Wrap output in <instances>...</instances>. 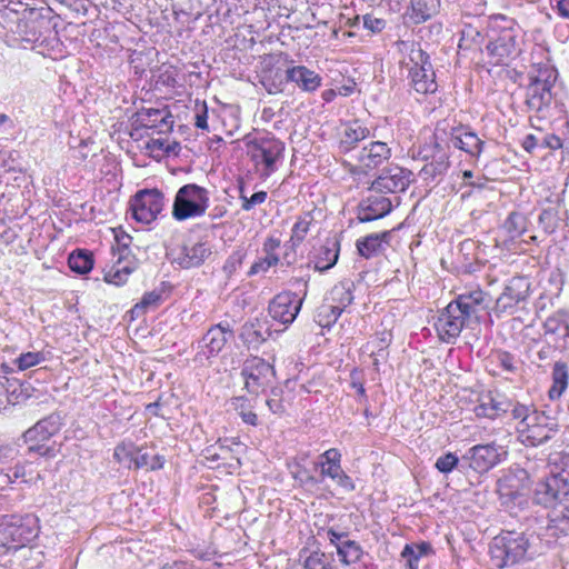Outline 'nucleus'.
Returning <instances> with one entry per match:
<instances>
[{"instance_id": "obj_1", "label": "nucleus", "mask_w": 569, "mask_h": 569, "mask_svg": "<svg viewBox=\"0 0 569 569\" xmlns=\"http://www.w3.org/2000/svg\"><path fill=\"white\" fill-rule=\"evenodd\" d=\"M486 298L487 293L480 288L458 295L438 316L435 327L439 338L453 343L463 328L478 325L487 309Z\"/></svg>"}, {"instance_id": "obj_2", "label": "nucleus", "mask_w": 569, "mask_h": 569, "mask_svg": "<svg viewBox=\"0 0 569 569\" xmlns=\"http://www.w3.org/2000/svg\"><path fill=\"white\" fill-rule=\"evenodd\" d=\"M490 556L492 563L502 569L533 559L535 552L525 533L508 531L493 538Z\"/></svg>"}, {"instance_id": "obj_3", "label": "nucleus", "mask_w": 569, "mask_h": 569, "mask_svg": "<svg viewBox=\"0 0 569 569\" xmlns=\"http://www.w3.org/2000/svg\"><path fill=\"white\" fill-rule=\"evenodd\" d=\"M209 207V191L196 183L182 186L176 193L172 216L178 221L202 216Z\"/></svg>"}, {"instance_id": "obj_4", "label": "nucleus", "mask_w": 569, "mask_h": 569, "mask_svg": "<svg viewBox=\"0 0 569 569\" xmlns=\"http://www.w3.org/2000/svg\"><path fill=\"white\" fill-rule=\"evenodd\" d=\"M3 526L7 531L11 552L30 543L38 536V519L32 515L3 516Z\"/></svg>"}, {"instance_id": "obj_5", "label": "nucleus", "mask_w": 569, "mask_h": 569, "mask_svg": "<svg viewBox=\"0 0 569 569\" xmlns=\"http://www.w3.org/2000/svg\"><path fill=\"white\" fill-rule=\"evenodd\" d=\"M569 497V481L561 473L550 475L540 480L533 490V501L546 508L562 505Z\"/></svg>"}, {"instance_id": "obj_6", "label": "nucleus", "mask_w": 569, "mask_h": 569, "mask_svg": "<svg viewBox=\"0 0 569 569\" xmlns=\"http://www.w3.org/2000/svg\"><path fill=\"white\" fill-rule=\"evenodd\" d=\"M274 375L273 367L260 357L248 358L241 369L246 390L256 396L266 391Z\"/></svg>"}, {"instance_id": "obj_7", "label": "nucleus", "mask_w": 569, "mask_h": 569, "mask_svg": "<svg viewBox=\"0 0 569 569\" xmlns=\"http://www.w3.org/2000/svg\"><path fill=\"white\" fill-rule=\"evenodd\" d=\"M295 282L303 284L305 291L302 297L290 291L281 292L270 301L268 307L271 318L286 326L295 321L307 295V282L302 279H295Z\"/></svg>"}, {"instance_id": "obj_8", "label": "nucleus", "mask_w": 569, "mask_h": 569, "mask_svg": "<svg viewBox=\"0 0 569 569\" xmlns=\"http://www.w3.org/2000/svg\"><path fill=\"white\" fill-rule=\"evenodd\" d=\"M163 200V193L158 189L138 191L130 202L133 219L146 224L152 222L162 211Z\"/></svg>"}, {"instance_id": "obj_9", "label": "nucleus", "mask_w": 569, "mask_h": 569, "mask_svg": "<svg viewBox=\"0 0 569 569\" xmlns=\"http://www.w3.org/2000/svg\"><path fill=\"white\" fill-rule=\"evenodd\" d=\"M429 57L419 48L411 50L409 69L410 83L421 94L433 93L437 90L436 74L428 61Z\"/></svg>"}, {"instance_id": "obj_10", "label": "nucleus", "mask_w": 569, "mask_h": 569, "mask_svg": "<svg viewBox=\"0 0 569 569\" xmlns=\"http://www.w3.org/2000/svg\"><path fill=\"white\" fill-rule=\"evenodd\" d=\"M508 451L495 442L476 445L467 450L462 460L468 461L469 467L475 471L487 472L507 458Z\"/></svg>"}, {"instance_id": "obj_11", "label": "nucleus", "mask_w": 569, "mask_h": 569, "mask_svg": "<svg viewBox=\"0 0 569 569\" xmlns=\"http://www.w3.org/2000/svg\"><path fill=\"white\" fill-rule=\"evenodd\" d=\"M256 166H263L262 176L276 171V163L282 157L284 144L274 138H259L248 144Z\"/></svg>"}, {"instance_id": "obj_12", "label": "nucleus", "mask_w": 569, "mask_h": 569, "mask_svg": "<svg viewBox=\"0 0 569 569\" xmlns=\"http://www.w3.org/2000/svg\"><path fill=\"white\" fill-rule=\"evenodd\" d=\"M411 182V171L396 164L385 168L371 183L370 190L378 193L405 191Z\"/></svg>"}, {"instance_id": "obj_13", "label": "nucleus", "mask_w": 569, "mask_h": 569, "mask_svg": "<svg viewBox=\"0 0 569 569\" xmlns=\"http://www.w3.org/2000/svg\"><path fill=\"white\" fill-rule=\"evenodd\" d=\"M421 153L422 158L428 161L419 171V177L422 180H435L437 177L442 176L449 168V156L445 148L438 142L437 136L430 146L426 147Z\"/></svg>"}, {"instance_id": "obj_14", "label": "nucleus", "mask_w": 569, "mask_h": 569, "mask_svg": "<svg viewBox=\"0 0 569 569\" xmlns=\"http://www.w3.org/2000/svg\"><path fill=\"white\" fill-rule=\"evenodd\" d=\"M391 157V149L386 142L372 141L363 146L356 156L358 164L351 169L352 174L366 173L372 170Z\"/></svg>"}, {"instance_id": "obj_15", "label": "nucleus", "mask_w": 569, "mask_h": 569, "mask_svg": "<svg viewBox=\"0 0 569 569\" xmlns=\"http://www.w3.org/2000/svg\"><path fill=\"white\" fill-rule=\"evenodd\" d=\"M293 60L290 59L289 54L270 53L261 57V76H270L272 81L280 84H287L290 82L287 77V70L289 66H292Z\"/></svg>"}, {"instance_id": "obj_16", "label": "nucleus", "mask_w": 569, "mask_h": 569, "mask_svg": "<svg viewBox=\"0 0 569 569\" xmlns=\"http://www.w3.org/2000/svg\"><path fill=\"white\" fill-rule=\"evenodd\" d=\"M515 405L516 403L505 397L499 395L495 396L489 392L481 396L479 403L475 407L473 411L477 417L496 419L508 411L512 413Z\"/></svg>"}, {"instance_id": "obj_17", "label": "nucleus", "mask_w": 569, "mask_h": 569, "mask_svg": "<svg viewBox=\"0 0 569 569\" xmlns=\"http://www.w3.org/2000/svg\"><path fill=\"white\" fill-rule=\"evenodd\" d=\"M528 282L525 278H512L496 301V310L506 312L527 297Z\"/></svg>"}, {"instance_id": "obj_18", "label": "nucleus", "mask_w": 569, "mask_h": 569, "mask_svg": "<svg viewBox=\"0 0 569 569\" xmlns=\"http://www.w3.org/2000/svg\"><path fill=\"white\" fill-rule=\"evenodd\" d=\"M440 0H410V6L402 14L403 24L417 26L428 21L439 9Z\"/></svg>"}, {"instance_id": "obj_19", "label": "nucleus", "mask_w": 569, "mask_h": 569, "mask_svg": "<svg viewBox=\"0 0 569 569\" xmlns=\"http://www.w3.org/2000/svg\"><path fill=\"white\" fill-rule=\"evenodd\" d=\"M212 254V246L208 241H199L182 247L174 262L183 269L201 266Z\"/></svg>"}, {"instance_id": "obj_20", "label": "nucleus", "mask_w": 569, "mask_h": 569, "mask_svg": "<svg viewBox=\"0 0 569 569\" xmlns=\"http://www.w3.org/2000/svg\"><path fill=\"white\" fill-rule=\"evenodd\" d=\"M62 417L59 413H51L29 428L24 433L26 442L47 441L57 435L62 427Z\"/></svg>"}, {"instance_id": "obj_21", "label": "nucleus", "mask_w": 569, "mask_h": 569, "mask_svg": "<svg viewBox=\"0 0 569 569\" xmlns=\"http://www.w3.org/2000/svg\"><path fill=\"white\" fill-rule=\"evenodd\" d=\"M391 210V201L385 196H369L359 207L358 219L361 222L372 221L385 217Z\"/></svg>"}, {"instance_id": "obj_22", "label": "nucleus", "mask_w": 569, "mask_h": 569, "mask_svg": "<svg viewBox=\"0 0 569 569\" xmlns=\"http://www.w3.org/2000/svg\"><path fill=\"white\" fill-rule=\"evenodd\" d=\"M451 143L455 148L463 150L471 157H479L483 150L485 141L468 128H455L451 132Z\"/></svg>"}, {"instance_id": "obj_23", "label": "nucleus", "mask_w": 569, "mask_h": 569, "mask_svg": "<svg viewBox=\"0 0 569 569\" xmlns=\"http://www.w3.org/2000/svg\"><path fill=\"white\" fill-rule=\"evenodd\" d=\"M547 416L545 412L537 410L531 405H522L517 402L512 408V418L518 421L517 431L522 433L540 422H545Z\"/></svg>"}, {"instance_id": "obj_24", "label": "nucleus", "mask_w": 569, "mask_h": 569, "mask_svg": "<svg viewBox=\"0 0 569 569\" xmlns=\"http://www.w3.org/2000/svg\"><path fill=\"white\" fill-rule=\"evenodd\" d=\"M270 335L269 328L260 320L254 319L241 326L239 338L248 349L258 350Z\"/></svg>"}, {"instance_id": "obj_25", "label": "nucleus", "mask_w": 569, "mask_h": 569, "mask_svg": "<svg viewBox=\"0 0 569 569\" xmlns=\"http://www.w3.org/2000/svg\"><path fill=\"white\" fill-rule=\"evenodd\" d=\"M287 77L290 82H293L300 90L306 92H313L321 86V77L315 71L305 66L288 67Z\"/></svg>"}, {"instance_id": "obj_26", "label": "nucleus", "mask_w": 569, "mask_h": 569, "mask_svg": "<svg viewBox=\"0 0 569 569\" xmlns=\"http://www.w3.org/2000/svg\"><path fill=\"white\" fill-rule=\"evenodd\" d=\"M486 50L495 64L505 63L520 52L515 38H493L487 43Z\"/></svg>"}, {"instance_id": "obj_27", "label": "nucleus", "mask_w": 569, "mask_h": 569, "mask_svg": "<svg viewBox=\"0 0 569 569\" xmlns=\"http://www.w3.org/2000/svg\"><path fill=\"white\" fill-rule=\"evenodd\" d=\"M137 121L146 128L158 129L159 132L166 131L171 128L173 120L170 112L166 109H142L138 112Z\"/></svg>"}, {"instance_id": "obj_28", "label": "nucleus", "mask_w": 569, "mask_h": 569, "mask_svg": "<svg viewBox=\"0 0 569 569\" xmlns=\"http://www.w3.org/2000/svg\"><path fill=\"white\" fill-rule=\"evenodd\" d=\"M558 432V423L555 419L548 417L545 422H540L531 429L520 433L522 442L531 446H539L551 438Z\"/></svg>"}, {"instance_id": "obj_29", "label": "nucleus", "mask_w": 569, "mask_h": 569, "mask_svg": "<svg viewBox=\"0 0 569 569\" xmlns=\"http://www.w3.org/2000/svg\"><path fill=\"white\" fill-rule=\"evenodd\" d=\"M497 492L502 505L521 502L523 495L521 492L520 480L515 475H506L497 482Z\"/></svg>"}, {"instance_id": "obj_30", "label": "nucleus", "mask_w": 569, "mask_h": 569, "mask_svg": "<svg viewBox=\"0 0 569 569\" xmlns=\"http://www.w3.org/2000/svg\"><path fill=\"white\" fill-rule=\"evenodd\" d=\"M228 336L232 337L229 325L219 323L211 327L202 337L203 347L208 350L209 356L218 355L228 341Z\"/></svg>"}, {"instance_id": "obj_31", "label": "nucleus", "mask_w": 569, "mask_h": 569, "mask_svg": "<svg viewBox=\"0 0 569 569\" xmlns=\"http://www.w3.org/2000/svg\"><path fill=\"white\" fill-rule=\"evenodd\" d=\"M433 555V549L429 542H419L406 545L401 551V561L406 569H419L420 562Z\"/></svg>"}, {"instance_id": "obj_32", "label": "nucleus", "mask_w": 569, "mask_h": 569, "mask_svg": "<svg viewBox=\"0 0 569 569\" xmlns=\"http://www.w3.org/2000/svg\"><path fill=\"white\" fill-rule=\"evenodd\" d=\"M339 251L340 242L337 239L326 240L315 257V269L319 271L331 269L338 261Z\"/></svg>"}, {"instance_id": "obj_33", "label": "nucleus", "mask_w": 569, "mask_h": 569, "mask_svg": "<svg viewBox=\"0 0 569 569\" xmlns=\"http://www.w3.org/2000/svg\"><path fill=\"white\" fill-rule=\"evenodd\" d=\"M543 328L546 333L557 335L562 339L560 345L563 349H569V313L558 311L547 318Z\"/></svg>"}, {"instance_id": "obj_34", "label": "nucleus", "mask_w": 569, "mask_h": 569, "mask_svg": "<svg viewBox=\"0 0 569 569\" xmlns=\"http://www.w3.org/2000/svg\"><path fill=\"white\" fill-rule=\"evenodd\" d=\"M391 238V231H382L380 233H371L362 239L357 240V249L361 257L369 259L378 254L383 243H388Z\"/></svg>"}, {"instance_id": "obj_35", "label": "nucleus", "mask_w": 569, "mask_h": 569, "mask_svg": "<svg viewBox=\"0 0 569 569\" xmlns=\"http://www.w3.org/2000/svg\"><path fill=\"white\" fill-rule=\"evenodd\" d=\"M340 461L341 453L338 449L331 448L320 456V460L315 463V467L316 469H320V477L322 480L326 477L336 480L342 470Z\"/></svg>"}, {"instance_id": "obj_36", "label": "nucleus", "mask_w": 569, "mask_h": 569, "mask_svg": "<svg viewBox=\"0 0 569 569\" xmlns=\"http://www.w3.org/2000/svg\"><path fill=\"white\" fill-rule=\"evenodd\" d=\"M355 283L351 280H342L335 284L326 299L332 306L341 307V312L352 303Z\"/></svg>"}, {"instance_id": "obj_37", "label": "nucleus", "mask_w": 569, "mask_h": 569, "mask_svg": "<svg viewBox=\"0 0 569 569\" xmlns=\"http://www.w3.org/2000/svg\"><path fill=\"white\" fill-rule=\"evenodd\" d=\"M369 133L370 131L368 128L361 126L358 121H355L345 129L343 136L340 140V148L345 152L351 151L355 149L356 144L365 140Z\"/></svg>"}, {"instance_id": "obj_38", "label": "nucleus", "mask_w": 569, "mask_h": 569, "mask_svg": "<svg viewBox=\"0 0 569 569\" xmlns=\"http://www.w3.org/2000/svg\"><path fill=\"white\" fill-rule=\"evenodd\" d=\"M551 89L552 87L530 83L527 90V103L531 109L540 110L543 106H548L551 102Z\"/></svg>"}, {"instance_id": "obj_39", "label": "nucleus", "mask_w": 569, "mask_h": 569, "mask_svg": "<svg viewBox=\"0 0 569 569\" xmlns=\"http://www.w3.org/2000/svg\"><path fill=\"white\" fill-rule=\"evenodd\" d=\"M40 38L32 41L31 38H22L28 43H33L32 49H37L38 53L43 57H50L58 59L63 57L62 42L60 38H41V41L37 43Z\"/></svg>"}, {"instance_id": "obj_40", "label": "nucleus", "mask_w": 569, "mask_h": 569, "mask_svg": "<svg viewBox=\"0 0 569 569\" xmlns=\"http://www.w3.org/2000/svg\"><path fill=\"white\" fill-rule=\"evenodd\" d=\"M557 74V70L549 63H535L528 77L530 83L553 87Z\"/></svg>"}, {"instance_id": "obj_41", "label": "nucleus", "mask_w": 569, "mask_h": 569, "mask_svg": "<svg viewBox=\"0 0 569 569\" xmlns=\"http://www.w3.org/2000/svg\"><path fill=\"white\" fill-rule=\"evenodd\" d=\"M553 385L549 390L551 399L559 398L568 386V367L565 362H556L552 370Z\"/></svg>"}, {"instance_id": "obj_42", "label": "nucleus", "mask_w": 569, "mask_h": 569, "mask_svg": "<svg viewBox=\"0 0 569 569\" xmlns=\"http://www.w3.org/2000/svg\"><path fill=\"white\" fill-rule=\"evenodd\" d=\"M337 553L343 565H352L361 559L363 550L358 542L349 539L338 545Z\"/></svg>"}, {"instance_id": "obj_43", "label": "nucleus", "mask_w": 569, "mask_h": 569, "mask_svg": "<svg viewBox=\"0 0 569 569\" xmlns=\"http://www.w3.org/2000/svg\"><path fill=\"white\" fill-rule=\"evenodd\" d=\"M341 307L332 306L327 300L317 308L316 322L321 328H330L333 326L338 318L341 316Z\"/></svg>"}, {"instance_id": "obj_44", "label": "nucleus", "mask_w": 569, "mask_h": 569, "mask_svg": "<svg viewBox=\"0 0 569 569\" xmlns=\"http://www.w3.org/2000/svg\"><path fill=\"white\" fill-rule=\"evenodd\" d=\"M313 221L311 212H305L298 217L291 230L290 243L295 248L300 244L309 232L310 226Z\"/></svg>"}, {"instance_id": "obj_45", "label": "nucleus", "mask_w": 569, "mask_h": 569, "mask_svg": "<svg viewBox=\"0 0 569 569\" xmlns=\"http://www.w3.org/2000/svg\"><path fill=\"white\" fill-rule=\"evenodd\" d=\"M70 269L79 274L88 273L93 267L92 254L86 250H77L69 256Z\"/></svg>"}, {"instance_id": "obj_46", "label": "nucleus", "mask_w": 569, "mask_h": 569, "mask_svg": "<svg viewBox=\"0 0 569 569\" xmlns=\"http://www.w3.org/2000/svg\"><path fill=\"white\" fill-rule=\"evenodd\" d=\"M517 23L512 18L503 14H496L489 18L488 31L495 36H502L505 33L515 32Z\"/></svg>"}, {"instance_id": "obj_47", "label": "nucleus", "mask_w": 569, "mask_h": 569, "mask_svg": "<svg viewBox=\"0 0 569 569\" xmlns=\"http://www.w3.org/2000/svg\"><path fill=\"white\" fill-rule=\"evenodd\" d=\"M132 460L136 468H149L151 470L161 469L164 462L163 457L159 455H150L139 448L138 451H136V456L132 457Z\"/></svg>"}, {"instance_id": "obj_48", "label": "nucleus", "mask_w": 569, "mask_h": 569, "mask_svg": "<svg viewBox=\"0 0 569 569\" xmlns=\"http://www.w3.org/2000/svg\"><path fill=\"white\" fill-rule=\"evenodd\" d=\"M133 271V268L128 264H122L119 260L106 274L104 280L108 283L120 286L127 281L128 276Z\"/></svg>"}, {"instance_id": "obj_49", "label": "nucleus", "mask_w": 569, "mask_h": 569, "mask_svg": "<svg viewBox=\"0 0 569 569\" xmlns=\"http://www.w3.org/2000/svg\"><path fill=\"white\" fill-rule=\"evenodd\" d=\"M267 197L268 194L266 191H258L251 197H247L243 183L241 182L239 186V198L242 201L241 208L244 211H250L256 206L263 203L267 200Z\"/></svg>"}, {"instance_id": "obj_50", "label": "nucleus", "mask_w": 569, "mask_h": 569, "mask_svg": "<svg viewBox=\"0 0 569 569\" xmlns=\"http://www.w3.org/2000/svg\"><path fill=\"white\" fill-rule=\"evenodd\" d=\"M283 389L279 387L271 388L270 395L266 400V405L268 409L273 415H283L286 411V407L283 405Z\"/></svg>"}, {"instance_id": "obj_51", "label": "nucleus", "mask_w": 569, "mask_h": 569, "mask_svg": "<svg viewBox=\"0 0 569 569\" xmlns=\"http://www.w3.org/2000/svg\"><path fill=\"white\" fill-rule=\"evenodd\" d=\"M505 228L510 237L520 236L526 229V219L521 213L511 212L505 221Z\"/></svg>"}, {"instance_id": "obj_52", "label": "nucleus", "mask_w": 569, "mask_h": 569, "mask_svg": "<svg viewBox=\"0 0 569 569\" xmlns=\"http://www.w3.org/2000/svg\"><path fill=\"white\" fill-rule=\"evenodd\" d=\"M162 301V295L156 290L147 292L143 295L141 301L137 303L133 308L134 311H147L149 309L157 308Z\"/></svg>"}, {"instance_id": "obj_53", "label": "nucleus", "mask_w": 569, "mask_h": 569, "mask_svg": "<svg viewBox=\"0 0 569 569\" xmlns=\"http://www.w3.org/2000/svg\"><path fill=\"white\" fill-rule=\"evenodd\" d=\"M303 569H331L329 558L321 552H312L305 560Z\"/></svg>"}, {"instance_id": "obj_54", "label": "nucleus", "mask_w": 569, "mask_h": 569, "mask_svg": "<svg viewBox=\"0 0 569 569\" xmlns=\"http://www.w3.org/2000/svg\"><path fill=\"white\" fill-rule=\"evenodd\" d=\"M278 262H279L278 256L266 254L263 258H260L258 261H256L251 266L248 274L253 276V274H258L260 272H267L271 267L276 266Z\"/></svg>"}, {"instance_id": "obj_55", "label": "nucleus", "mask_w": 569, "mask_h": 569, "mask_svg": "<svg viewBox=\"0 0 569 569\" xmlns=\"http://www.w3.org/2000/svg\"><path fill=\"white\" fill-rule=\"evenodd\" d=\"M459 463V458L452 453L448 452L441 457H439L436 461V468L442 473L451 472Z\"/></svg>"}, {"instance_id": "obj_56", "label": "nucleus", "mask_w": 569, "mask_h": 569, "mask_svg": "<svg viewBox=\"0 0 569 569\" xmlns=\"http://www.w3.org/2000/svg\"><path fill=\"white\" fill-rule=\"evenodd\" d=\"M42 360H44V357L41 352H27L20 355L16 363L20 370H26L40 363Z\"/></svg>"}, {"instance_id": "obj_57", "label": "nucleus", "mask_w": 569, "mask_h": 569, "mask_svg": "<svg viewBox=\"0 0 569 569\" xmlns=\"http://www.w3.org/2000/svg\"><path fill=\"white\" fill-rule=\"evenodd\" d=\"M136 451H138V448L134 447L133 445H119L116 447L114 449V452H113V457L119 461V462H129V465L131 462H133L132 460V457L136 456Z\"/></svg>"}, {"instance_id": "obj_58", "label": "nucleus", "mask_w": 569, "mask_h": 569, "mask_svg": "<svg viewBox=\"0 0 569 569\" xmlns=\"http://www.w3.org/2000/svg\"><path fill=\"white\" fill-rule=\"evenodd\" d=\"M363 23L365 27L373 33L381 32L386 27V21L383 19L377 18L372 14H366L363 17Z\"/></svg>"}, {"instance_id": "obj_59", "label": "nucleus", "mask_w": 569, "mask_h": 569, "mask_svg": "<svg viewBox=\"0 0 569 569\" xmlns=\"http://www.w3.org/2000/svg\"><path fill=\"white\" fill-rule=\"evenodd\" d=\"M497 361L506 371L513 372L516 370L515 358L509 352H499L497 355Z\"/></svg>"}, {"instance_id": "obj_60", "label": "nucleus", "mask_w": 569, "mask_h": 569, "mask_svg": "<svg viewBox=\"0 0 569 569\" xmlns=\"http://www.w3.org/2000/svg\"><path fill=\"white\" fill-rule=\"evenodd\" d=\"M242 259L243 254L240 251L232 253L224 263V271L228 273L234 272L241 266Z\"/></svg>"}, {"instance_id": "obj_61", "label": "nucleus", "mask_w": 569, "mask_h": 569, "mask_svg": "<svg viewBox=\"0 0 569 569\" xmlns=\"http://www.w3.org/2000/svg\"><path fill=\"white\" fill-rule=\"evenodd\" d=\"M261 83L270 94H277L284 90V84L272 81L270 76H261Z\"/></svg>"}, {"instance_id": "obj_62", "label": "nucleus", "mask_w": 569, "mask_h": 569, "mask_svg": "<svg viewBox=\"0 0 569 569\" xmlns=\"http://www.w3.org/2000/svg\"><path fill=\"white\" fill-rule=\"evenodd\" d=\"M19 157L17 151L8 152V159L2 160V167H4L9 171H19L21 172L23 168L16 160Z\"/></svg>"}, {"instance_id": "obj_63", "label": "nucleus", "mask_w": 569, "mask_h": 569, "mask_svg": "<svg viewBox=\"0 0 569 569\" xmlns=\"http://www.w3.org/2000/svg\"><path fill=\"white\" fill-rule=\"evenodd\" d=\"M280 239L277 238V237H273V236H270L266 239L264 243H263V252L264 254H268V256H278L276 253V250L280 247Z\"/></svg>"}, {"instance_id": "obj_64", "label": "nucleus", "mask_w": 569, "mask_h": 569, "mask_svg": "<svg viewBox=\"0 0 569 569\" xmlns=\"http://www.w3.org/2000/svg\"><path fill=\"white\" fill-rule=\"evenodd\" d=\"M335 481L348 492L355 490L352 479L343 470L340 471V475H338Z\"/></svg>"}]
</instances>
